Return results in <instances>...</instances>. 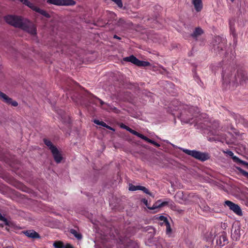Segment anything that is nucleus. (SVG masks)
Returning a JSON list of instances; mask_svg holds the SVG:
<instances>
[{"mask_svg":"<svg viewBox=\"0 0 248 248\" xmlns=\"http://www.w3.org/2000/svg\"><path fill=\"white\" fill-rule=\"evenodd\" d=\"M197 109L193 107H189L187 105L183 106L179 116L181 122L184 123H190L196 113Z\"/></svg>","mask_w":248,"mask_h":248,"instance_id":"3","label":"nucleus"},{"mask_svg":"<svg viewBox=\"0 0 248 248\" xmlns=\"http://www.w3.org/2000/svg\"><path fill=\"white\" fill-rule=\"evenodd\" d=\"M183 194L182 192H179L177 194V196L180 197Z\"/></svg>","mask_w":248,"mask_h":248,"instance_id":"46","label":"nucleus"},{"mask_svg":"<svg viewBox=\"0 0 248 248\" xmlns=\"http://www.w3.org/2000/svg\"><path fill=\"white\" fill-rule=\"evenodd\" d=\"M220 245L224 246L227 241V234L224 232H223L221 235L219 236Z\"/></svg>","mask_w":248,"mask_h":248,"instance_id":"19","label":"nucleus"},{"mask_svg":"<svg viewBox=\"0 0 248 248\" xmlns=\"http://www.w3.org/2000/svg\"><path fill=\"white\" fill-rule=\"evenodd\" d=\"M0 99L7 104H11L12 106L16 107L18 106V103L16 101L8 96L6 94L0 91Z\"/></svg>","mask_w":248,"mask_h":248,"instance_id":"11","label":"nucleus"},{"mask_svg":"<svg viewBox=\"0 0 248 248\" xmlns=\"http://www.w3.org/2000/svg\"><path fill=\"white\" fill-rule=\"evenodd\" d=\"M4 248H13L12 247H7Z\"/></svg>","mask_w":248,"mask_h":248,"instance_id":"50","label":"nucleus"},{"mask_svg":"<svg viewBox=\"0 0 248 248\" xmlns=\"http://www.w3.org/2000/svg\"><path fill=\"white\" fill-rule=\"evenodd\" d=\"M159 219L160 221H162V222L160 223V224L161 225H163L164 224H165L166 221H169L168 219H167V218L166 217H164V216H160L159 217Z\"/></svg>","mask_w":248,"mask_h":248,"instance_id":"31","label":"nucleus"},{"mask_svg":"<svg viewBox=\"0 0 248 248\" xmlns=\"http://www.w3.org/2000/svg\"><path fill=\"white\" fill-rule=\"evenodd\" d=\"M131 130H132V129L128 127L127 128V130H127L128 131H129V132H131Z\"/></svg>","mask_w":248,"mask_h":248,"instance_id":"48","label":"nucleus"},{"mask_svg":"<svg viewBox=\"0 0 248 248\" xmlns=\"http://www.w3.org/2000/svg\"><path fill=\"white\" fill-rule=\"evenodd\" d=\"M146 207L149 209L153 211L154 213H156L159 210V209L165 206L168 202H161L160 204H157L158 202H143Z\"/></svg>","mask_w":248,"mask_h":248,"instance_id":"8","label":"nucleus"},{"mask_svg":"<svg viewBox=\"0 0 248 248\" xmlns=\"http://www.w3.org/2000/svg\"><path fill=\"white\" fill-rule=\"evenodd\" d=\"M64 248H73V247L71 245L67 244L65 246H64Z\"/></svg>","mask_w":248,"mask_h":248,"instance_id":"39","label":"nucleus"},{"mask_svg":"<svg viewBox=\"0 0 248 248\" xmlns=\"http://www.w3.org/2000/svg\"><path fill=\"white\" fill-rule=\"evenodd\" d=\"M224 153L229 155L230 156H231L232 157V159H233V157L235 156L233 155V153L230 150H227L226 151H224Z\"/></svg>","mask_w":248,"mask_h":248,"instance_id":"34","label":"nucleus"},{"mask_svg":"<svg viewBox=\"0 0 248 248\" xmlns=\"http://www.w3.org/2000/svg\"><path fill=\"white\" fill-rule=\"evenodd\" d=\"M221 227L222 228H223L224 229H225L226 227H227V225L225 224V223H223L222 225H221Z\"/></svg>","mask_w":248,"mask_h":248,"instance_id":"44","label":"nucleus"},{"mask_svg":"<svg viewBox=\"0 0 248 248\" xmlns=\"http://www.w3.org/2000/svg\"><path fill=\"white\" fill-rule=\"evenodd\" d=\"M117 25L125 30L130 28L132 23L129 21H125L123 18H120L117 22Z\"/></svg>","mask_w":248,"mask_h":248,"instance_id":"12","label":"nucleus"},{"mask_svg":"<svg viewBox=\"0 0 248 248\" xmlns=\"http://www.w3.org/2000/svg\"><path fill=\"white\" fill-rule=\"evenodd\" d=\"M113 2H114L119 8H122L123 7V3L122 0H111Z\"/></svg>","mask_w":248,"mask_h":248,"instance_id":"33","label":"nucleus"},{"mask_svg":"<svg viewBox=\"0 0 248 248\" xmlns=\"http://www.w3.org/2000/svg\"><path fill=\"white\" fill-rule=\"evenodd\" d=\"M93 122L96 124H98V125H101L103 127H105L106 126V124L105 123H104V122L103 121H99V120H94L93 121Z\"/></svg>","mask_w":248,"mask_h":248,"instance_id":"32","label":"nucleus"},{"mask_svg":"<svg viewBox=\"0 0 248 248\" xmlns=\"http://www.w3.org/2000/svg\"><path fill=\"white\" fill-rule=\"evenodd\" d=\"M233 161L236 163L242 164L246 166H248V163L240 159L237 156L233 157Z\"/></svg>","mask_w":248,"mask_h":248,"instance_id":"22","label":"nucleus"},{"mask_svg":"<svg viewBox=\"0 0 248 248\" xmlns=\"http://www.w3.org/2000/svg\"><path fill=\"white\" fill-rule=\"evenodd\" d=\"M225 202H230V201H228V200H227V201H225Z\"/></svg>","mask_w":248,"mask_h":248,"instance_id":"52","label":"nucleus"},{"mask_svg":"<svg viewBox=\"0 0 248 248\" xmlns=\"http://www.w3.org/2000/svg\"><path fill=\"white\" fill-rule=\"evenodd\" d=\"M239 76H241V78H240V80H241V79L244 80L248 79L247 77L245 76L244 74L243 73H239L238 75V77H239Z\"/></svg>","mask_w":248,"mask_h":248,"instance_id":"35","label":"nucleus"},{"mask_svg":"<svg viewBox=\"0 0 248 248\" xmlns=\"http://www.w3.org/2000/svg\"><path fill=\"white\" fill-rule=\"evenodd\" d=\"M212 135H213L212 132L210 131L208 133V136L207 137L208 140L210 141H216V136L214 135L213 136L211 137Z\"/></svg>","mask_w":248,"mask_h":248,"instance_id":"28","label":"nucleus"},{"mask_svg":"<svg viewBox=\"0 0 248 248\" xmlns=\"http://www.w3.org/2000/svg\"><path fill=\"white\" fill-rule=\"evenodd\" d=\"M70 232L73 234L74 236L78 239L80 240L82 238V236L81 234L78 233L76 230L72 229L70 230Z\"/></svg>","mask_w":248,"mask_h":248,"instance_id":"21","label":"nucleus"},{"mask_svg":"<svg viewBox=\"0 0 248 248\" xmlns=\"http://www.w3.org/2000/svg\"><path fill=\"white\" fill-rule=\"evenodd\" d=\"M53 246L55 248H64L63 243L60 241L54 242Z\"/></svg>","mask_w":248,"mask_h":248,"instance_id":"24","label":"nucleus"},{"mask_svg":"<svg viewBox=\"0 0 248 248\" xmlns=\"http://www.w3.org/2000/svg\"><path fill=\"white\" fill-rule=\"evenodd\" d=\"M246 205L248 206V202H247V204H246Z\"/></svg>","mask_w":248,"mask_h":248,"instance_id":"56","label":"nucleus"},{"mask_svg":"<svg viewBox=\"0 0 248 248\" xmlns=\"http://www.w3.org/2000/svg\"><path fill=\"white\" fill-rule=\"evenodd\" d=\"M142 140H144L146 141L147 142L153 144L154 145H155V146H156L157 147H159L160 146L159 144H158L157 142H156L155 141L148 138L147 137H146L145 136Z\"/></svg>","mask_w":248,"mask_h":248,"instance_id":"23","label":"nucleus"},{"mask_svg":"<svg viewBox=\"0 0 248 248\" xmlns=\"http://www.w3.org/2000/svg\"><path fill=\"white\" fill-rule=\"evenodd\" d=\"M202 204L201 205H200V207L202 208V207L201 206H202L203 207V211H207L209 210V207L208 206H204V204L205 203V202H201Z\"/></svg>","mask_w":248,"mask_h":248,"instance_id":"36","label":"nucleus"},{"mask_svg":"<svg viewBox=\"0 0 248 248\" xmlns=\"http://www.w3.org/2000/svg\"><path fill=\"white\" fill-rule=\"evenodd\" d=\"M0 221H3L4 222L5 225L7 226H9V227H11L13 225V223L11 221L8 220L7 218H6L4 217H3V219H1Z\"/></svg>","mask_w":248,"mask_h":248,"instance_id":"29","label":"nucleus"},{"mask_svg":"<svg viewBox=\"0 0 248 248\" xmlns=\"http://www.w3.org/2000/svg\"><path fill=\"white\" fill-rule=\"evenodd\" d=\"M223 85L225 87L228 86H236L238 82V78L235 74L232 75L230 72H224L222 74Z\"/></svg>","mask_w":248,"mask_h":248,"instance_id":"4","label":"nucleus"},{"mask_svg":"<svg viewBox=\"0 0 248 248\" xmlns=\"http://www.w3.org/2000/svg\"><path fill=\"white\" fill-rule=\"evenodd\" d=\"M157 202H161V201L159 200H158Z\"/></svg>","mask_w":248,"mask_h":248,"instance_id":"53","label":"nucleus"},{"mask_svg":"<svg viewBox=\"0 0 248 248\" xmlns=\"http://www.w3.org/2000/svg\"><path fill=\"white\" fill-rule=\"evenodd\" d=\"M47 2L58 6H70L76 4L73 0H47Z\"/></svg>","mask_w":248,"mask_h":248,"instance_id":"7","label":"nucleus"},{"mask_svg":"<svg viewBox=\"0 0 248 248\" xmlns=\"http://www.w3.org/2000/svg\"><path fill=\"white\" fill-rule=\"evenodd\" d=\"M54 160L57 163H60L62 159V156L57 148L51 151Z\"/></svg>","mask_w":248,"mask_h":248,"instance_id":"13","label":"nucleus"},{"mask_svg":"<svg viewBox=\"0 0 248 248\" xmlns=\"http://www.w3.org/2000/svg\"><path fill=\"white\" fill-rule=\"evenodd\" d=\"M121 127L127 130L128 126L124 124H122V125H121Z\"/></svg>","mask_w":248,"mask_h":248,"instance_id":"41","label":"nucleus"},{"mask_svg":"<svg viewBox=\"0 0 248 248\" xmlns=\"http://www.w3.org/2000/svg\"><path fill=\"white\" fill-rule=\"evenodd\" d=\"M181 150L185 154L202 161H205L209 158L208 155L206 153H202L196 150H189L184 148H181Z\"/></svg>","mask_w":248,"mask_h":248,"instance_id":"5","label":"nucleus"},{"mask_svg":"<svg viewBox=\"0 0 248 248\" xmlns=\"http://www.w3.org/2000/svg\"><path fill=\"white\" fill-rule=\"evenodd\" d=\"M136 232V229L134 227H128L126 229L123 235L119 236L118 248H139L138 243L131 240L130 237Z\"/></svg>","mask_w":248,"mask_h":248,"instance_id":"2","label":"nucleus"},{"mask_svg":"<svg viewBox=\"0 0 248 248\" xmlns=\"http://www.w3.org/2000/svg\"><path fill=\"white\" fill-rule=\"evenodd\" d=\"M105 127H106V128H108V129L111 130H113V131L114 130V129L113 128H112V127H111L109 125H107V124H106V126H105Z\"/></svg>","mask_w":248,"mask_h":248,"instance_id":"40","label":"nucleus"},{"mask_svg":"<svg viewBox=\"0 0 248 248\" xmlns=\"http://www.w3.org/2000/svg\"><path fill=\"white\" fill-rule=\"evenodd\" d=\"M125 62H131V63L137 65L138 62H139V60L136 58L134 55H131L129 57H125L123 59Z\"/></svg>","mask_w":248,"mask_h":248,"instance_id":"16","label":"nucleus"},{"mask_svg":"<svg viewBox=\"0 0 248 248\" xmlns=\"http://www.w3.org/2000/svg\"><path fill=\"white\" fill-rule=\"evenodd\" d=\"M142 202H147V200H146L145 199H143Z\"/></svg>","mask_w":248,"mask_h":248,"instance_id":"49","label":"nucleus"},{"mask_svg":"<svg viewBox=\"0 0 248 248\" xmlns=\"http://www.w3.org/2000/svg\"><path fill=\"white\" fill-rule=\"evenodd\" d=\"M166 227V233L170 234L171 232V229L170 224L169 221H166V223L164 224Z\"/></svg>","mask_w":248,"mask_h":248,"instance_id":"27","label":"nucleus"},{"mask_svg":"<svg viewBox=\"0 0 248 248\" xmlns=\"http://www.w3.org/2000/svg\"><path fill=\"white\" fill-rule=\"evenodd\" d=\"M24 4L28 6L33 11L40 14L42 16L46 17L49 18L50 17V15L47 13L46 11L40 9L39 7L34 5L33 3L30 2L28 0H19Z\"/></svg>","mask_w":248,"mask_h":248,"instance_id":"6","label":"nucleus"},{"mask_svg":"<svg viewBox=\"0 0 248 248\" xmlns=\"http://www.w3.org/2000/svg\"><path fill=\"white\" fill-rule=\"evenodd\" d=\"M4 18L7 24L21 29L31 35H35L37 33L35 25L26 18L14 15H7Z\"/></svg>","mask_w":248,"mask_h":248,"instance_id":"1","label":"nucleus"},{"mask_svg":"<svg viewBox=\"0 0 248 248\" xmlns=\"http://www.w3.org/2000/svg\"><path fill=\"white\" fill-rule=\"evenodd\" d=\"M128 189L130 191L141 190L146 194H148L151 197H154V195L150 192L149 190L145 187L140 186H135L132 184L129 185Z\"/></svg>","mask_w":248,"mask_h":248,"instance_id":"9","label":"nucleus"},{"mask_svg":"<svg viewBox=\"0 0 248 248\" xmlns=\"http://www.w3.org/2000/svg\"><path fill=\"white\" fill-rule=\"evenodd\" d=\"M203 33V31L200 27L196 28L191 36L194 39H197V37Z\"/></svg>","mask_w":248,"mask_h":248,"instance_id":"18","label":"nucleus"},{"mask_svg":"<svg viewBox=\"0 0 248 248\" xmlns=\"http://www.w3.org/2000/svg\"><path fill=\"white\" fill-rule=\"evenodd\" d=\"M238 169L239 170V171L246 177H247L248 178V172H247L246 171L241 169H240V168H238Z\"/></svg>","mask_w":248,"mask_h":248,"instance_id":"37","label":"nucleus"},{"mask_svg":"<svg viewBox=\"0 0 248 248\" xmlns=\"http://www.w3.org/2000/svg\"><path fill=\"white\" fill-rule=\"evenodd\" d=\"M64 122H67L68 123H69L70 122V118L69 117V116H67V120H66V121H64Z\"/></svg>","mask_w":248,"mask_h":248,"instance_id":"45","label":"nucleus"},{"mask_svg":"<svg viewBox=\"0 0 248 248\" xmlns=\"http://www.w3.org/2000/svg\"><path fill=\"white\" fill-rule=\"evenodd\" d=\"M25 234L28 237L32 238H38L40 237L39 234L35 231L33 230L27 231L25 232Z\"/></svg>","mask_w":248,"mask_h":248,"instance_id":"17","label":"nucleus"},{"mask_svg":"<svg viewBox=\"0 0 248 248\" xmlns=\"http://www.w3.org/2000/svg\"><path fill=\"white\" fill-rule=\"evenodd\" d=\"M3 219V217L2 216V215L0 213V220H1V219Z\"/></svg>","mask_w":248,"mask_h":248,"instance_id":"47","label":"nucleus"},{"mask_svg":"<svg viewBox=\"0 0 248 248\" xmlns=\"http://www.w3.org/2000/svg\"><path fill=\"white\" fill-rule=\"evenodd\" d=\"M210 236H208V237L206 238V240L207 241L212 242L215 238L216 236V234H215V232H214V234H212V232H210L209 234Z\"/></svg>","mask_w":248,"mask_h":248,"instance_id":"26","label":"nucleus"},{"mask_svg":"<svg viewBox=\"0 0 248 248\" xmlns=\"http://www.w3.org/2000/svg\"><path fill=\"white\" fill-rule=\"evenodd\" d=\"M230 30L231 31L232 33V35L233 36V37H235L236 36V32L235 31L234 29L232 26V25H230Z\"/></svg>","mask_w":248,"mask_h":248,"instance_id":"38","label":"nucleus"},{"mask_svg":"<svg viewBox=\"0 0 248 248\" xmlns=\"http://www.w3.org/2000/svg\"><path fill=\"white\" fill-rule=\"evenodd\" d=\"M182 200H184V201H186V198H183Z\"/></svg>","mask_w":248,"mask_h":248,"instance_id":"51","label":"nucleus"},{"mask_svg":"<svg viewBox=\"0 0 248 248\" xmlns=\"http://www.w3.org/2000/svg\"><path fill=\"white\" fill-rule=\"evenodd\" d=\"M232 2H233L234 0H231Z\"/></svg>","mask_w":248,"mask_h":248,"instance_id":"54","label":"nucleus"},{"mask_svg":"<svg viewBox=\"0 0 248 248\" xmlns=\"http://www.w3.org/2000/svg\"><path fill=\"white\" fill-rule=\"evenodd\" d=\"M150 65V63L148 62L142 61L139 60V62H138V63H137V65L138 66H144V67H145V66H149Z\"/></svg>","mask_w":248,"mask_h":248,"instance_id":"25","label":"nucleus"},{"mask_svg":"<svg viewBox=\"0 0 248 248\" xmlns=\"http://www.w3.org/2000/svg\"><path fill=\"white\" fill-rule=\"evenodd\" d=\"M226 40L224 37L218 36V49L225 50L227 47Z\"/></svg>","mask_w":248,"mask_h":248,"instance_id":"14","label":"nucleus"},{"mask_svg":"<svg viewBox=\"0 0 248 248\" xmlns=\"http://www.w3.org/2000/svg\"><path fill=\"white\" fill-rule=\"evenodd\" d=\"M98 99L99 100L100 103L101 105H103L105 104V103L104 102H103L102 100H101L99 98H98Z\"/></svg>","mask_w":248,"mask_h":248,"instance_id":"42","label":"nucleus"},{"mask_svg":"<svg viewBox=\"0 0 248 248\" xmlns=\"http://www.w3.org/2000/svg\"><path fill=\"white\" fill-rule=\"evenodd\" d=\"M113 38H115V39H118V40H120L121 39V38L120 37H119L118 36H117V35H114V36H113Z\"/></svg>","mask_w":248,"mask_h":248,"instance_id":"43","label":"nucleus"},{"mask_svg":"<svg viewBox=\"0 0 248 248\" xmlns=\"http://www.w3.org/2000/svg\"><path fill=\"white\" fill-rule=\"evenodd\" d=\"M44 142L45 144L49 148L51 152L53 151V149H55L57 148L52 144L51 141L47 139H44Z\"/></svg>","mask_w":248,"mask_h":248,"instance_id":"20","label":"nucleus"},{"mask_svg":"<svg viewBox=\"0 0 248 248\" xmlns=\"http://www.w3.org/2000/svg\"><path fill=\"white\" fill-rule=\"evenodd\" d=\"M225 204L229 207V209L232 211L234 214L238 216H242L243 212L240 207L235 204L234 202H225Z\"/></svg>","mask_w":248,"mask_h":248,"instance_id":"10","label":"nucleus"},{"mask_svg":"<svg viewBox=\"0 0 248 248\" xmlns=\"http://www.w3.org/2000/svg\"><path fill=\"white\" fill-rule=\"evenodd\" d=\"M130 133L134 135H136L137 136H138V137L141 138V139H143V138H144V136L142 134H140L139 133H138V132L132 129Z\"/></svg>","mask_w":248,"mask_h":248,"instance_id":"30","label":"nucleus"},{"mask_svg":"<svg viewBox=\"0 0 248 248\" xmlns=\"http://www.w3.org/2000/svg\"><path fill=\"white\" fill-rule=\"evenodd\" d=\"M192 3L197 12H200L202 8V0H193Z\"/></svg>","mask_w":248,"mask_h":248,"instance_id":"15","label":"nucleus"},{"mask_svg":"<svg viewBox=\"0 0 248 248\" xmlns=\"http://www.w3.org/2000/svg\"><path fill=\"white\" fill-rule=\"evenodd\" d=\"M61 118H62V119H63V116H62H62H61Z\"/></svg>","mask_w":248,"mask_h":248,"instance_id":"55","label":"nucleus"}]
</instances>
